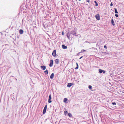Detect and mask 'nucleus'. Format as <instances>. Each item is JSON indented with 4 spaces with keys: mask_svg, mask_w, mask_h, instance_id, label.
<instances>
[{
    "mask_svg": "<svg viewBox=\"0 0 124 124\" xmlns=\"http://www.w3.org/2000/svg\"><path fill=\"white\" fill-rule=\"evenodd\" d=\"M51 95H49V99L48 102L49 103H50L52 102V101L51 100Z\"/></svg>",
    "mask_w": 124,
    "mask_h": 124,
    "instance_id": "nucleus-4",
    "label": "nucleus"
},
{
    "mask_svg": "<svg viewBox=\"0 0 124 124\" xmlns=\"http://www.w3.org/2000/svg\"><path fill=\"white\" fill-rule=\"evenodd\" d=\"M88 88L90 89H91L92 88V86L91 85H89L88 86Z\"/></svg>",
    "mask_w": 124,
    "mask_h": 124,
    "instance_id": "nucleus-22",
    "label": "nucleus"
},
{
    "mask_svg": "<svg viewBox=\"0 0 124 124\" xmlns=\"http://www.w3.org/2000/svg\"><path fill=\"white\" fill-rule=\"evenodd\" d=\"M112 104L114 105H116V103L115 102H112Z\"/></svg>",
    "mask_w": 124,
    "mask_h": 124,
    "instance_id": "nucleus-26",
    "label": "nucleus"
},
{
    "mask_svg": "<svg viewBox=\"0 0 124 124\" xmlns=\"http://www.w3.org/2000/svg\"><path fill=\"white\" fill-rule=\"evenodd\" d=\"M67 101V99L66 98H65L64 99L63 101L64 102H66Z\"/></svg>",
    "mask_w": 124,
    "mask_h": 124,
    "instance_id": "nucleus-19",
    "label": "nucleus"
},
{
    "mask_svg": "<svg viewBox=\"0 0 124 124\" xmlns=\"http://www.w3.org/2000/svg\"><path fill=\"white\" fill-rule=\"evenodd\" d=\"M115 16L116 17H118V15L117 14H115Z\"/></svg>",
    "mask_w": 124,
    "mask_h": 124,
    "instance_id": "nucleus-27",
    "label": "nucleus"
},
{
    "mask_svg": "<svg viewBox=\"0 0 124 124\" xmlns=\"http://www.w3.org/2000/svg\"><path fill=\"white\" fill-rule=\"evenodd\" d=\"M53 65V60H51L50 61V63L49 64V66L50 67H52Z\"/></svg>",
    "mask_w": 124,
    "mask_h": 124,
    "instance_id": "nucleus-5",
    "label": "nucleus"
},
{
    "mask_svg": "<svg viewBox=\"0 0 124 124\" xmlns=\"http://www.w3.org/2000/svg\"><path fill=\"white\" fill-rule=\"evenodd\" d=\"M47 107V105H46L44 107V109L43 110V114H45L46 112Z\"/></svg>",
    "mask_w": 124,
    "mask_h": 124,
    "instance_id": "nucleus-2",
    "label": "nucleus"
},
{
    "mask_svg": "<svg viewBox=\"0 0 124 124\" xmlns=\"http://www.w3.org/2000/svg\"><path fill=\"white\" fill-rule=\"evenodd\" d=\"M71 34L70 33H70L68 32V33H67V37L69 39H70V34Z\"/></svg>",
    "mask_w": 124,
    "mask_h": 124,
    "instance_id": "nucleus-6",
    "label": "nucleus"
},
{
    "mask_svg": "<svg viewBox=\"0 0 124 124\" xmlns=\"http://www.w3.org/2000/svg\"><path fill=\"white\" fill-rule=\"evenodd\" d=\"M105 71L104 70H103V72H103V73H105Z\"/></svg>",
    "mask_w": 124,
    "mask_h": 124,
    "instance_id": "nucleus-32",
    "label": "nucleus"
},
{
    "mask_svg": "<svg viewBox=\"0 0 124 124\" xmlns=\"http://www.w3.org/2000/svg\"><path fill=\"white\" fill-rule=\"evenodd\" d=\"M62 46L63 48L65 49L67 48V46L64 45H62Z\"/></svg>",
    "mask_w": 124,
    "mask_h": 124,
    "instance_id": "nucleus-11",
    "label": "nucleus"
},
{
    "mask_svg": "<svg viewBox=\"0 0 124 124\" xmlns=\"http://www.w3.org/2000/svg\"><path fill=\"white\" fill-rule=\"evenodd\" d=\"M44 73L46 75L48 73V71L47 70L44 71Z\"/></svg>",
    "mask_w": 124,
    "mask_h": 124,
    "instance_id": "nucleus-16",
    "label": "nucleus"
},
{
    "mask_svg": "<svg viewBox=\"0 0 124 124\" xmlns=\"http://www.w3.org/2000/svg\"><path fill=\"white\" fill-rule=\"evenodd\" d=\"M83 57V56H82L81 57H80L79 58V59H81Z\"/></svg>",
    "mask_w": 124,
    "mask_h": 124,
    "instance_id": "nucleus-33",
    "label": "nucleus"
},
{
    "mask_svg": "<svg viewBox=\"0 0 124 124\" xmlns=\"http://www.w3.org/2000/svg\"><path fill=\"white\" fill-rule=\"evenodd\" d=\"M113 4H112V2H111L110 4V6H113Z\"/></svg>",
    "mask_w": 124,
    "mask_h": 124,
    "instance_id": "nucleus-29",
    "label": "nucleus"
},
{
    "mask_svg": "<svg viewBox=\"0 0 124 124\" xmlns=\"http://www.w3.org/2000/svg\"><path fill=\"white\" fill-rule=\"evenodd\" d=\"M95 17L97 20H99L100 19V18L99 14H97L95 16Z\"/></svg>",
    "mask_w": 124,
    "mask_h": 124,
    "instance_id": "nucleus-3",
    "label": "nucleus"
},
{
    "mask_svg": "<svg viewBox=\"0 0 124 124\" xmlns=\"http://www.w3.org/2000/svg\"><path fill=\"white\" fill-rule=\"evenodd\" d=\"M64 114L65 115H66V114H67L68 113V112L66 110H65L64 111Z\"/></svg>",
    "mask_w": 124,
    "mask_h": 124,
    "instance_id": "nucleus-24",
    "label": "nucleus"
},
{
    "mask_svg": "<svg viewBox=\"0 0 124 124\" xmlns=\"http://www.w3.org/2000/svg\"><path fill=\"white\" fill-rule=\"evenodd\" d=\"M76 65H77V67L75 68V69H78V63H76Z\"/></svg>",
    "mask_w": 124,
    "mask_h": 124,
    "instance_id": "nucleus-21",
    "label": "nucleus"
},
{
    "mask_svg": "<svg viewBox=\"0 0 124 124\" xmlns=\"http://www.w3.org/2000/svg\"><path fill=\"white\" fill-rule=\"evenodd\" d=\"M115 10V12L116 13H118V12L117 11V9L116 8H115L114 9Z\"/></svg>",
    "mask_w": 124,
    "mask_h": 124,
    "instance_id": "nucleus-17",
    "label": "nucleus"
},
{
    "mask_svg": "<svg viewBox=\"0 0 124 124\" xmlns=\"http://www.w3.org/2000/svg\"><path fill=\"white\" fill-rule=\"evenodd\" d=\"M40 67L43 70H45L46 69V67L45 66H41Z\"/></svg>",
    "mask_w": 124,
    "mask_h": 124,
    "instance_id": "nucleus-9",
    "label": "nucleus"
},
{
    "mask_svg": "<svg viewBox=\"0 0 124 124\" xmlns=\"http://www.w3.org/2000/svg\"><path fill=\"white\" fill-rule=\"evenodd\" d=\"M99 73L100 74L102 73V72H103V70L100 69L99 70Z\"/></svg>",
    "mask_w": 124,
    "mask_h": 124,
    "instance_id": "nucleus-14",
    "label": "nucleus"
},
{
    "mask_svg": "<svg viewBox=\"0 0 124 124\" xmlns=\"http://www.w3.org/2000/svg\"><path fill=\"white\" fill-rule=\"evenodd\" d=\"M23 31L21 29L19 31V33L20 34H22L23 33Z\"/></svg>",
    "mask_w": 124,
    "mask_h": 124,
    "instance_id": "nucleus-13",
    "label": "nucleus"
},
{
    "mask_svg": "<svg viewBox=\"0 0 124 124\" xmlns=\"http://www.w3.org/2000/svg\"><path fill=\"white\" fill-rule=\"evenodd\" d=\"M73 85H74V84H73V83H68V84L67 86L68 87H70Z\"/></svg>",
    "mask_w": 124,
    "mask_h": 124,
    "instance_id": "nucleus-8",
    "label": "nucleus"
},
{
    "mask_svg": "<svg viewBox=\"0 0 124 124\" xmlns=\"http://www.w3.org/2000/svg\"><path fill=\"white\" fill-rule=\"evenodd\" d=\"M56 51L55 50H54L52 53V54L53 56L54 57H55V55L56 54Z\"/></svg>",
    "mask_w": 124,
    "mask_h": 124,
    "instance_id": "nucleus-7",
    "label": "nucleus"
},
{
    "mask_svg": "<svg viewBox=\"0 0 124 124\" xmlns=\"http://www.w3.org/2000/svg\"><path fill=\"white\" fill-rule=\"evenodd\" d=\"M88 43H90V42H88Z\"/></svg>",
    "mask_w": 124,
    "mask_h": 124,
    "instance_id": "nucleus-34",
    "label": "nucleus"
},
{
    "mask_svg": "<svg viewBox=\"0 0 124 124\" xmlns=\"http://www.w3.org/2000/svg\"><path fill=\"white\" fill-rule=\"evenodd\" d=\"M55 62L56 64H58L59 63V60L58 59H56L55 60Z\"/></svg>",
    "mask_w": 124,
    "mask_h": 124,
    "instance_id": "nucleus-12",
    "label": "nucleus"
},
{
    "mask_svg": "<svg viewBox=\"0 0 124 124\" xmlns=\"http://www.w3.org/2000/svg\"><path fill=\"white\" fill-rule=\"evenodd\" d=\"M114 21L113 19H112L111 20V23L114 26V25H115V24H114Z\"/></svg>",
    "mask_w": 124,
    "mask_h": 124,
    "instance_id": "nucleus-15",
    "label": "nucleus"
},
{
    "mask_svg": "<svg viewBox=\"0 0 124 124\" xmlns=\"http://www.w3.org/2000/svg\"><path fill=\"white\" fill-rule=\"evenodd\" d=\"M70 33L75 36H76L77 34V32L76 30L74 29V30H72L70 31Z\"/></svg>",
    "mask_w": 124,
    "mask_h": 124,
    "instance_id": "nucleus-1",
    "label": "nucleus"
},
{
    "mask_svg": "<svg viewBox=\"0 0 124 124\" xmlns=\"http://www.w3.org/2000/svg\"><path fill=\"white\" fill-rule=\"evenodd\" d=\"M76 36H78L79 37V38H80L81 37V35L79 34H77Z\"/></svg>",
    "mask_w": 124,
    "mask_h": 124,
    "instance_id": "nucleus-25",
    "label": "nucleus"
},
{
    "mask_svg": "<svg viewBox=\"0 0 124 124\" xmlns=\"http://www.w3.org/2000/svg\"><path fill=\"white\" fill-rule=\"evenodd\" d=\"M62 34L63 35L64 34V33L63 32H62Z\"/></svg>",
    "mask_w": 124,
    "mask_h": 124,
    "instance_id": "nucleus-31",
    "label": "nucleus"
},
{
    "mask_svg": "<svg viewBox=\"0 0 124 124\" xmlns=\"http://www.w3.org/2000/svg\"><path fill=\"white\" fill-rule=\"evenodd\" d=\"M104 48H105V49H107V46H106V45H105L104 46Z\"/></svg>",
    "mask_w": 124,
    "mask_h": 124,
    "instance_id": "nucleus-28",
    "label": "nucleus"
},
{
    "mask_svg": "<svg viewBox=\"0 0 124 124\" xmlns=\"http://www.w3.org/2000/svg\"><path fill=\"white\" fill-rule=\"evenodd\" d=\"M94 2L96 4L95 6H98V3H97V2L96 1H95Z\"/></svg>",
    "mask_w": 124,
    "mask_h": 124,
    "instance_id": "nucleus-23",
    "label": "nucleus"
},
{
    "mask_svg": "<svg viewBox=\"0 0 124 124\" xmlns=\"http://www.w3.org/2000/svg\"><path fill=\"white\" fill-rule=\"evenodd\" d=\"M54 76V74L53 73H52L51 74L50 76V78L51 79H52L53 78Z\"/></svg>",
    "mask_w": 124,
    "mask_h": 124,
    "instance_id": "nucleus-10",
    "label": "nucleus"
},
{
    "mask_svg": "<svg viewBox=\"0 0 124 124\" xmlns=\"http://www.w3.org/2000/svg\"><path fill=\"white\" fill-rule=\"evenodd\" d=\"M86 1L88 2H90V0H87Z\"/></svg>",
    "mask_w": 124,
    "mask_h": 124,
    "instance_id": "nucleus-30",
    "label": "nucleus"
},
{
    "mask_svg": "<svg viewBox=\"0 0 124 124\" xmlns=\"http://www.w3.org/2000/svg\"><path fill=\"white\" fill-rule=\"evenodd\" d=\"M68 115L70 117H71L72 116V114L70 113H68Z\"/></svg>",
    "mask_w": 124,
    "mask_h": 124,
    "instance_id": "nucleus-18",
    "label": "nucleus"
},
{
    "mask_svg": "<svg viewBox=\"0 0 124 124\" xmlns=\"http://www.w3.org/2000/svg\"><path fill=\"white\" fill-rule=\"evenodd\" d=\"M86 51V50H85L83 49V50H82L81 51V52H80L79 53H83L85 51Z\"/></svg>",
    "mask_w": 124,
    "mask_h": 124,
    "instance_id": "nucleus-20",
    "label": "nucleus"
},
{
    "mask_svg": "<svg viewBox=\"0 0 124 124\" xmlns=\"http://www.w3.org/2000/svg\"><path fill=\"white\" fill-rule=\"evenodd\" d=\"M16 80H17V79L16 78Z\"/></svg>",
    "mask_w": 124,
    "mask_h": 124,
    "instance_id": "nucleus-35",
    "label": "nucleus"
}]
</instances>
